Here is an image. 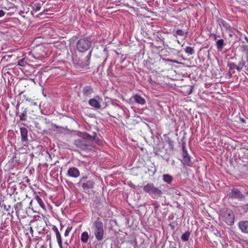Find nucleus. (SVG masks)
<instances>
[{
    "mask_svg": "<svg viewBox=\"0 0 248 248\" xmlns=\"http://www.w3.org/2000/svg\"><path fill=\"white\" fill-rule=\"evenodd\" d=\"M186 35L187 32H185L182 30H177L176 31V34H174V36L177 37V35H179L186 37Z\"/></svg>",
    "mask_w": 248,
    "mask_h": 248,
    "instance_id": "412c9836",
    "label": "nucleus"
},
{
    "mask_svg": "<svg viewBox=\"0 0 248 248\" xmlns=\"http://www.w3.org/2000/svg\"><path fill=\"white\" fill-rule=\"evenodd\" d=\"M93 229L95 239L100 241L105 238V232L103 228V223L100 218L93 223Z\"/></svg>",
    "mask_w": 248,
    "mask_h": 248,
    "instance_id": "f257e3e1",
    "label": "nucleus"
},
{
    "mask_svg": "<svg viewBox=\"0 0 248 248\" xmlns=\"http://www.w3.org/2000/svg\"><path fill=\"white\" fill-rule=\"evenodd\" d=\"M8 208H10V205H8Z\"/></svg>",
    "mask_w": 248,
    "mask_h": 248,
    "instance_id": "58836bf2",
    "label": "nucleus"
},
{
    "mask_svg": "<svg viewBox=\"0 0 248 248\" xmlns=\"http://www.w3.org/2000/svg\"><path fill=\"white\" fill-rule=\"evenodd\" d=\"M101 101L97 100L95 98H92L89 100V104L95 109H100L101 107L100 105Z\"/></svg>",
    "mask_w": 248,
    "mask_h": 248,
    "instance_id": "9b49d317",
    "label": "nucleus"
},
{
    "mask_svg": "<svg viewBox=\"0 0 248 248\" xmlns=\"http://www.w3.org/2000/svg\"><path fill=\"white\" fill-rule=\"evenodd\" d=\"M220 217L227 225L232 226L234 223V215L230 209L225 208L222 210Z\"/></svg>",
    "mask_w": 248,
    "mask_h": 248,
    "instance_id": "20e7f679",
    "label": "nucleus"
},
{
    "mask_svg": "<svg viewBox=\"0 0 248 248\" xmlns=\"http://www.w3.org/2000/svg\"><path fill=\"white\" fill-rule=\"evenodd\" d=\"M245 64V62L244 60H242L241 61H240L239 62L238 65H237V70L238 72H241Z\"/></svg>",
    "mask_w": 248,
    "mask_h": 248,
    "instance_id": "4be33fe9",
    "label": "nucleus"
},
{
    "mask_svg": "<svg viewBox=\"0 0 248 248\" xmlns=\"http://www.w3.org/2000/svg\"><path fill=\"white\" fill-rule=\"evenodd\" d=\"M182 155L184 163L186 165H189L190 162V157L185 147L183 148Z\"/></svg>",
    "mask_w": 248,
    "mask_h": 248,
    "instance_id": "f8f14e48",
    "label": "nucleus"
},
{
    "mask_svg": "<svg viewBox=\"0 0 248 248\" xmlns=\"http://www.w3.org/2000/svg\"><path fill=\"white\" fill-rule=\"evenodd\" d=\"M228 66L230 70H232L236 69L237 70V65L234 62H231L228 64Z\"/></svg>",
    "mask_w": 248,
    "mask_h": 248,
    "instance_id": "c85d7f7f",
    "label": "nucleus"
},
{
    "mask_svg": "<svg viewBox=\"0 0 248 248\" xmlns=\"http://www.w3.org/2000/svg\"><path fill=\"white\" fill-rule=\"evenodd\" d=\"M35 200L36 201H37V203L39 204V205L43 208V209H44L45 208V204L42 201V200L41 199V198L38 196H36L35 197Z\"/></svg>",
    "mask_w": 248,
    "mask_h": 248,
    "instance_id": "5701e85b",
    "label": "nucleus"
},
{
    "mask_svg": "<svg viewBox=\"0 0 248 248\" xmlns=\"http://www.w3.org/2000/svg\"><path fill=\"white\" fill-rule=\"evenodd\" d=\"M92 51H90L88 54L87 55V56L85 58L86 60L84 62L82 63V67H85V66H88L90 64V59L92 55Z\"/></svg>",
    "mask_w": 248,
    "mask_h": 248,
    "instance_id": "dca6fc26",
    "label": "nucleus"
},
{
    "mask_svg": "<svg viewBox=\"0 0 248 248\" xmlns=\"http://www.w3.org/2000/svg\"><path fill=\"white\" fill-rule=\"evenodd\" d=\"M5 14V12L2 10H0V17H3Z\"/></svg>",
    "mask_w": 248,
    "mask_h": 248,
    "instance_id": "473e14b6",
    "label": "nucleus"
},
{
    "mask_svg": "<svg viewBox=\"0 0 248 248\" xmlns=\"http://www.w3.org/2000/svg\"><path fill=\"white\" fill-rule=\"evenodd\" d=\"M219 24L220 26H223L226 30L231 31L232 29L231 26L226 20L220 19L219 21Z\"/></svg>",
    "mask_w": 248,
    "mask_h": 248,
    "instance_id": "4468645a",
    "label": "nucleus"
},
{
    "mask_svg": "<svg viewBox=\"0 0 248 248\" xmlns=\"http://www.w3.org/2000/svg\"><path fill=\"white\" fill-rule=\"evenodd\" d=\"M26 100L27 101H28V102H30L32 105H34V106H37V103L36 102H34L32 100H31L30 98H26Z\"/></svg>",
    "mask_w": 248,
    "mask_h": 248,
    "instance_id": "2f4dec72",
    "label": "nucleus"
},
{
    "mask_svg": "<svg viewBox=\"0 0 248 248\" xmlns=\"http://www.w3.org/2000/svg\"><path fill=\"white\" fill-rule=\"evenodd\" d=\"M4 208L5 209L8 210V208H7V207L6 206V205H4Z\"/></svg>",
    "mask_w": 248,
    "mask_h": 248,
    "instance_id": "c9c22d12",
    "label": "nucleus"
},
{
    "mask_svg": "<svg viewBox=\"0 0 248 248\" xmlns=\"http://www.w3.org/2000/svg\"><path fill=\"white\" fill-rule=\"evenodd\" d=\"M72 227H68L65 232L64 236L66 237L68 236L69 235L70 232L72 230Z\"/></svg>",
    "mask_w": 248,
    "mask_h": 248,
    "instance_id": "7c9ffc66",
    "label": "nucleus"
},
{
    "mask_svg": "<svg viewBox=\"0 0 248 248\" xmlns=\"http://www.w3.org/2000/svg\"><path fill=\"white\" fill-rule=\"evenodd\" d=\"M78 135L84 140H96V134L95 133H93V135H91L86 132H79Z\"/></svg>",
    "mask_w": 248,
    "mask_h": 248,
    "instance_id": "0eeeda50",
    "label": "nucleus"
},
{
    "mask_svg": "<svg viewBox=\"0 0 248 248\" xmlns=\"http://www.w3.org/2000/svg\"><path fill=\"white\" fill-rule=\"evenodd\" d=\"M216 46L218 50L221 51L225 46L224 40L222 39L217 40L216 42Z\"/></svg>",
    "mask_w": 248,
    "mask_h": 248,
    "instance_id": "aec40b11",
    "label": "nucleus"
},
{
    "mask_svg": "<svg viewBox=\"0 0 248 248\" xmlns=\"http://www.w3.org/2000/svg\"><path fill=\"white\" fill-rule=\"evenodd\" d=\"M190 233L188 232H185L184 234H182L181 236V239L183 241H188Z\"/></svg>",
    "mask_w": 248,
    "mask_h": 248,
    "instance_id": "b1692460",
    "label": "nucleus"
},
{
    "mask_svg": "<svg viewBox=\"0 0 248 248\" xmlns=\"http://www.w3.org/2000/svg\"><path fill=\"white\" fill-rule=\"evenodd\" d=\"M66 175L69 177L76 178L79 176L80 171L78 168L73 167L68 169Z\"/></svg>",
    "mask_w": 248,
    "mask_h": 248,
    "instance_id": "423d86ee",
    "label": "nucleus"
},
{
    "mask_svg": "<svg viewBox=\"0 0 248 248\" xmlns=\"http://www.w3.org/2000/svg\"><path fill=\"white\" fill-rule=\"evenodd\" d=\"M33 9L35 11H39L41 9V5H40V4L39 3H35L34 5H33Z\"/></svg>",
    "mask_w": 248,
    "mask_h": 248,
    "instance_id": "c756f323",
    "label": "nucleus"
},
{
    "mask_svg": "<svg viewBox=\"0 0 248 248\" xmlns=\"http://www.w3.org/2000/svg\"><path fill=\"white\" fill-rule=\"evenodd\" d=\"M241 121H242V123H245V121L243 119H241Z\"/></svg>",
    "mask_w": 248,
    "mask_h": 248,
    "instance_id": "e433bc0d",
    "label": "nucleus"
},
{
    "mask_svg": "<svg viewBox=\"0 0 248 248\" xmlns=\"http://www.w3.org/2000/svg\"><path fill=\"white\" fill-rule=\"evenodd\" d=\"M143 190L153 198H157L163 194L162 190L156 187L152 183H148L143 187Z\"/></svg>",
    "mask_w": 248,
    "mask_h": 248,
    "instance_id": "7ed1b4c3",
    "label": "nucleus"
},
{
    "mask_svg": "<svg viewBox=\"0 0 248 248\" xmlns=\"http://www.w3.org/2000/svg\"><path fill=\"white\" fill-rule=\"evenodd\" d=\"M92 40L90 37H83L78 40L76 44V48L79 52L88 51L91 47Z\"/></svg>",
    "mask_w": 248,
    "mask_h": 248,
    "instance_id": "f03ea898",
    "label": "nucleus"
},
{
    "mask_svg": "<svg viewBox=\"0 0 248 248\" xmlns=\"http://www.w3.org/2000/svg\"><path fill=\"white\" fill-rule=\"evenodd\" d=\"M86 179H87V177H83L79 181V183H82V187L84 191L93 188L94 183V181L92 180H89L85 181Z\"/></svg>",
    "mask_w": 248,
    "mask_h": 248,
    "instance_id": "39448f33",
    "label": "nucleus"
},
{
    "mask_svg": "<svg viewBox=\"0 0 248 248\" xmlns=\"http://www.w3.org/2000/svg\"><path fill=\"white\" fill-rule=\"evenodd\" d=\"M247 194L248 195V192H247Z\"/></svg>",
    "mask_w": 248,
    "mask_h": 248,
    "instance_id": "ea45409f",
    "label": "nucleus"
},
{
    "mask_svg": "<svg viewBox=\"0 0 248 248\" xmlns=\"http://www.w3.org/2000/svg\"><path fill=\"white\" fill-rule=\"evenodd\" d=\"M89 235L88 232H84L81 234L80 240L83 243H87L89 239Z\"/></svg>",
    "mask_w": 248,
    "mask_h": 248,
    "instance_id": "f3484780",
    "label": "nucleus"
},
{
    "mask_svg": "<svg viewBox=\"0 0 248 248\" xmlns=\"http://www.w3.org/2000/svg\"><path fill=\"white\" fill-rule=\"evenodd\" d=\"M214 39H215V40H216V39H217V37H219V36H217V35H215V34H214Z\"/></svg>",
    "mask_w": 248,
    "mask_h": 248,
    "instance_id": "f704fd0d",
    "label": "nucleus"
},
{
    "mask_svg": "<svg viewBox=\"0 0 248 248\" xmlns=\"http://www.w3.org/2000/svg\"><path fill=\"white\" fill-rule=\"evenodd\" d=\"M133 98L134 101L138 104L144 105L145 103V99L140 95H135L133 96Z\"/></svg>",
    "mask_w": 248,
    "mask_h": 248,
    "instance_id": "a211bd4d",
    "label": "nucleus"
},
{
    "mask_svg": "<svg viewBox=\"0 0 248 248\" xmlns=\"http://www.w3.org/2000/svg\"><path fill=\"white\" fill-rule=\"evenodd\" d=\"M185 51L189 55H192L194 53V50L193 47L187 46L186 48Z\"/></svg>",
    "mask_w": 248,
    "mask_h": 248,
    "instance_id": "a878e982",
    "label": "nucleus"
},
{
    "mask_svg": "<svg viewBox=\"0 0 248 248\" xmlns=\"http://www.w3.org/2000/svg\"><path fill=\"white\" fill-rule=\"evenodd\" d=\"M229 196L232 199H242L244 196L240 190L236 188H233L229 194Z\"/></svg>",
    "mask_w": 248,
    "mask_h": 248,
    "instance_id": "1a4fd4ad",
    "label": "nucleus"
},
{
    "mask_svg": "<svg viewBox=\"0 0 248 248\" xmlns=\"http://www.w3.org/2000/svg\"><path fill=\"white\" fill-rule=\"evenodd\" d=\"M74 144L78 148L81 150H85L88 147L87 142L82 139H77L74 141Z\"/></svg>",
    "mask_w": 248,
    "mask_h": 248,
    "instance_id": "6e6552de",
    "label": "nucleus"
},
{
    "mask_svg": "<svg viewBox=\"0 0 248 248\" xmlns=\"http://www.w3.org/2000/svg\"><path fill=\"white\" fill-rule=\"evenodd\" d=\"M177 42H178L179 44H180V41H179L178 40H177Z\"/></svg>",
    "mask_w": 248,
    "mask_h": 248,
    "instance_id": "4c0bfd02",
    "label": "nucleus"
},
{
    "mask_svg": "<svg viewBox=\"0 0 248 248\" xmlns=\"http://www.w3.org/2000/svg\"><path fill=\"white\" fill-rule=\"evenodd\" d=\"M56 236L59 248H62V240L61 234H57Z\"/></svg>",
    "mask_w": 248,
    "mask_h": 248,
    "instance_id": "bb28decb",
    "label": "nucleus"
},
{
    "mask_svg": "<svg viewBox=\"0 0 248 248\" xmlns=\"http://www.w3.org/2000/svg\"><path fill=\"white\" fill-rule=\"evenodd\" d=\"M26 64H27V62L25 58L21 59L18 61V65L20 66H25Z\"/></svg>",
    "mask_w": 248,
    "mask_h": 248,
    "instance_id": "cd10ccee",
    "label": "nucleus"
},
{
    "mask_svg": "<svg viewBox=\"0 0 248 248\" xmlns=\"http://www.w3.org/2000/svg\"><path fill=\"white\" fill-rule=\"evenodd\" d=\"M238 227L242 232L248 233V220L239 221Z\"/></svg>",
    "mask_w": 248,
    "mask_h": 248,
    "instance_id": "9d476101",
    "label": "nucleus"
},
{
    "mask_svg": "<svg viewBox=\"0 0 248 248\" xmlns=\"http://www.w3.org/2000/svg\"><path fill=\"white\" fill-rule=\"evenodd\" d=\"M82 93L84 95L88 96L93 93V90L91 86H86L83 88Z\"/></svg>",
    "mask_w": 248,
    "mask_h": 248,
    "instance_id": "2eb2a0df",
    "label": "nucleus"
},
{
    "mask_svg": "<svg viewBox=\"0 0 248 248\" xmlns=\"http://www.w3.org/2000/svg\"><path fill=\"white\" fill-rule=\"evenodd\" d=\"M21 137V140L22 141H28V130L25 127H21L20 129Z\"/></svg>",
    "mask_w": 248,
    "mask_h": 248,
    "instance_id": "ddd939ff",
    "label": "nucleus"
},
{
    "mask_svg": "<svg viewBox=\"0 0 248 248\" xmlns=\"http://www.w3.org/2000/svg\"><path fill=\"white\" fill-rule=\"evenodd\" d=\"M54 231H55V232L56 233V235H57V234H60L59 231H58V229L57 228H55Z\"/></svg>",
    "mask_w": 248,
    "mask_h": 248,
    "instance_id": "72a5a7b5",
    "label": "nucleus"
},
{
    "mask_svg": "<svg viewBox=\"0 0 248 248\" xmlns=\"http://www.w3.org/2000/svg\"><path fill=\"white\" fill-rule=\"evenodd\" d=\"M162 177L163 181L168 184H170L173 180L172 176L168 174L163 175Z\"/></svg>",
    "mask_w": 248,
    "mask_h": 248,
    "instance_id": "6ab92c4d",
    "label": "nucleus"
},
{
    "mask_svg": "<svg viewBox=\"0 0 248 248\" xmlns=\"http://www.w3.org/2000/svg\"><path fill=\"white\" fill-rule=\"evenodd\" d=\"M27 111V109H25L23 112L19 116L21 120L25 121L26 120Z\"/></svg>",
    "mask_w": 248,
    "mask_h": 248,
    "instance_id": "393cba45",
    "label": "nucleus"
}]
</instances>
